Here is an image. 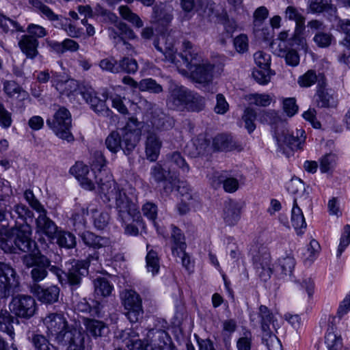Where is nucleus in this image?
<instances>
[{"label": "nucleus", "mask_w": 350, "mask_h": 350, "mask_svg": "<svg viewBox=\"0 0 350 350\" xmlns=\"http://www.w3.org/2000/svg\"><path fill=\"white\" fill-rule=\"evenodd\" d=\"M99 189L104 201H115L117 219L120 223L135 222L144 226L135 190L126 193L111 176L105 183H99Z\"/></svg>", "instance_id": "nucleus-1"}, {"label": "nucleus", "mask_w": 350, "mask_h": 350, "mask_svg": "<svg viewBox=\"0 0 350 350\" xmlns=\"http://www.w3.org/2000/svg\"><path fill=\"white\" fill-rule=\"evenodd\" d=\"M260 120L261 122L275 125L273 137L277 142L278 149L286 154V148L294 151L302 148L305 142V131L302 129L296 131V135L286 127V123L282 122L275 111H263Z\"/></svg>", "instance_id": "nucleus-2"}, {"label": "nucleus", "mask_w": 350, "mask_h": 350, "mask_svg": "<svg viewBox=\"0 0 350 350\" xmlns=\"http://www.w3.org/2000/svg\"><path fill=\"white\" fill-rule=\"evenodd\" d=\"M0 247L6 253H36V243L31 239V226L27 224H15L4 237L0 239Z\"/></svg>", "instance_id": "nucleus-3"}, {"label": "nucleus", "mask_w": 350, "mask_h": 350, "mask_svg": "<svg viewBox=\"0 0 350 350\" xmlns=\"http://www.w3.org/2000/svg\"><path fill=\"white\" fill-rule=\"evenodd\" d=\"M43 323L49 334L54 337L55 341L58 345L66 346L72 338L75 343L79 345L81 344L82 335L84 334L70 326L63 313H49L43 319Z\"/></svg>", "instance_id": "nucleus-4"}, {"label": "nucleus", "mask_w": 350, "mask_h": 350, "mask_svg": "<svg viewBox=\"0 0 350 350\" xmlns=\"http://www.w3.org/2000/svg\"><path fill=\"white\" fill-rule=\"evenodd\" d=\"M250 321L254 326H260L262 343L269 350H282L280 340L273 333L276 329L274 315L267 306H260L257 313L250 314Z\"/></svg>", "instance_id": "nucleus-5"}, {"label": "nucleus", "mask_w": 350, "mask_h": 350, "mask_svg": "<svg viewBox=\"0 0 350 350\" xmlns=\"http://www.w3.org/2000/svg\"><path fill=\"white\" fill-rule=\"evenodd\" d=\"M66 266L64 271L59 267H53L52 273L57 277L62 285L68 284L74 293L81 286L83 278L88 274L90 262L74 260Z\"/></svg>", "instance_id": "nucleus-6"}, {"label": "nucleus", "mask_w": 350, "mask_h": 350, "mask_svg": "<svg viewBox=\"0 0 350 350\" xmlns=\"http://www.w3.org/2000/svg\"><path fill=\"white\" fill-rule=\"evenodd\" d=\"M22 262L26 268H31L30 275L33 282L38 283L44 280L48 275V270L52 272L53 267L51 260L42 254L39 250L36 253H30L22 257Z\"/></svg>", "instance_id": "nucleus-7"}, {"label": "nucleus", "mask_w": 350, "mask_h": 350, "mask_svg": "<svg viewBox=\"0 0 350 350\" xmlns=\"http://www.w3.org/2000/svg\"><path fill=\"white\" fill-rule=\"evenodd\" d=\"M137 145V137L131 133H122V131H112L105 139L107 148L112 153L120 150L126 156H130Z\"/></svg>", "instance_id": "nucleus-8"}, {"label": "nucleus", "mask_w": 350, "mask_h": 350, "mask_svg": "<svg viewBox=\"0 0 350 350\" xmlns=\"http://www.w3.org/2000/svg\"><path fill=\"white\" fill-rule=\"evenodd\" d=\"M71 115L65 107H62L55 113L53 118L46 120L47 125L54 131L57 136L70 142L74 140L70 133Z\"/></svg>", "instance_id": "nucleus-9"}, {"label": "nucleus", "mask_w": 350, "mask_h": 350, "mask_svg": "<svg viewBox=\"0 0 350 350\" xmlns=\"http://www.w3.org/2000/svg\"><path fill=\"white\" fill-rule=\"evenodd\" d=\"M250 254L256 273L262 280L267 281L272 273L271 256L268 248L262 245H256L250 250Z\"/></svg>", "instance_id": "nucleus-10"}, {"label": "nucleus", "mask_w": 350, "mask_h": 350, "mask_svg": "<svg viewBox=\"0 0 350 350\" xmlns=\"http://www.w3.org/2000/svg\"><path fill=\"white\" fill-rule=\"evenodd\" d=\"M10 310L16 317L28 320L36 314L37 304L30 295H18L12 297Z\"/></svg>", "instance_id": "nucleus-11"}, {"label": "nucleus", "mask_w": 350, "mask_h": 350, "mask_svg": "<svg viewBox=\"0 0 350 350\" xmlns=\"http://www.w3.org/2000/svg\"><path fill=\"white\" fill-rule=\"evenodd\" d=\"M122 302L126 310L125 315L131 323H137L142 318V301L137 293L133 290H126L123 293Z\"/></svg>", "instance_id": "nucleus-12"}, {"label": "nucleus", "mask_w": 350, "mask_h": 350, "mask_svg": "<svg viewBox=\"0 0 350 350\" xmlns=\"http://www.w3.org/2000/svg\"><path fill=\"white\" fill-rule=\"evenodd\" d=\"M79 93L85 102L90 105L91 109L98 115L104 117H111L112 111L105 104L106 96L103 95V99L99 98L92 88L84 87L80 90Z\"/></svg>", "instance_id": "nucleus-13"}, {"label": "nucleus", "mask_w": 350, "mask_h": 350, "mask_svg": "<svg viewBox=\"0 0 350 350\" xmlns=\"http://www.w3.org/2000/svg\"><path fill=\"white\" fill-rule=\"evenodd\" d=\"M17 284L16 271L10 265L0 262V299L9 297L11 288Z\"/></svg>", "instance_id": "nucleus-14"}, {"label": "nucleus", "mask_w": 350, "mask_h": 350, "mask_svg": "<svg viewBox=\"0 0 350 350\" xmlns=\"http://www.w3.org/2000/svg\"><path fill=\"white\" fill-rule=\"evenodd\" d=\"M191 94V90L183 85H175L167 100L168 107L174 110L183 111Z\"/></svg>", "instance_id": "nucleus-15"}, {"label": "nucleus", "mask_w": 350, "mask_h": 350, "mask_svg": "<svg viewBox=\"0 0 350 350\" xmlns=\"http://www.w3.org/2000/svg\"><path fill=\"white\" fill-rule=\"evenodd\" d=\"M156 49L161 52L167 61L178 66V61L176 60L177 49L174 47V39L170 35H161L153 42Z\"/></svg>", "instance_id": "nucleus-16"}, {"label": "nucleus", "mask_w": 350, "mask_h": 350, "mask_svg": "<svg viewBox=\"0 0 350 350\" xmlns=\"http://www.w3.org/2000/svg\"><path fill=\"white\" fill-rule=\"evenodd\" d=\"M214 65L208 62H200L194 66L191 70V77L196 83L202 84L204 86L208 85L212 83Z\"/></svg>", "instance_id": "nucleus-17"}, {"label": "nucleus", "mask_w": 350, "mask_h": 350, "mask_svg": "<svg viewBox=\"0 0 350 350\" xmlns=\"http://www.w3.org/2000/svg\"><path fill=\"white\" fill-rule=\"evenodd\" d=\"M31 291L37 296L38 299L44 304H52L59 299L60 289L57 285H51L46 288L36 284Z\"/></svg>", "instance_id": "nucleus-18"}, {"label": "nucleus", "mask_w": 350, "mask_h": 350, "mask_svg": "<svg viewBox=\"0 0 350 350\" xmlns=\"http://www.w3.org/2000/svg\"><path fill=\"white\" fill-rule=\"evenodd\" d=\"M38 213L39 215L36 221L37 232L45 234L51 240L55 239V234L58 232L57 226L46 216L45 208Z\"/></svg>", "instance_id": "nucleus-19"}, {"label": "nucleus", "mask_w": 350, "mask_h": 350, "mask_svg": "<svg viewBox=\"0 0 350 350\" xmlns=\"http://www.w3.org/2000/svg\"><path fill=\"white\" fill-rule=\"evenodd\" d=\"M182 47V51L178 55L181 57L186 68L191 70L194 66L200 62L201 57L191 42L188 40L183 41Z\"/></svg>", "instance_id": "nucleus-20"}, {"label": "nucleus", "mask_w": 350, "mask_h": 350, "mask_svg": "<svg viewBox=\"0 0 350 350\" xmlns=\"http://www.w3.org/2000/svg\"><path fill=\"white\" fill-rule=\"evenodd\" d=\"M148 336L157 350H177L168 334L163 329H153L149 332Z\"/></svg>", "instance_id": "nucleus-21"}, {"label": "nucleus", "mask_w": 350, "mask_h": 350, "mask_svg": "<svg viewBox=\"0 0 350 350\" xmlns=\"http://www.w3.org/2000/svg\"><path fill=\"white\" fill-rule=\"evenodd\" d=\"M83 325L85 328L88 336L97 339L105 336L109 332L107 324L95 319L85 318L83 320Z\"/></svg>", "instance_id": "nucleus-22"}, {"label": "nucleus", "mask_w": 350, "mask_h": 350, "mask_svg": "<svg viewBox=\"0 0 350 350\" xmlns=\"http://www.w3.org/2000/svg\"><path fill=\"white\" fill-rule=\"evenodd\" d=\"M163 165L174 173L176 169H179L183 173L187 174L189 171V167L181 154L175 151L166 154L163 160Z\"/></svg>", "instance_id": "nucleus-23"}, {"label": "nucleus", "mask_w": 350, "mask_h": 350, "mask_svg": "<svg viewBox=\"0 0 350 350\" xmlns=\"http://www.w3.org/2000/svg\"><path fill=\"white\" fill-rule=\"evenodd\" d=\"M18 44L27 58L33 59L39 53L38 50L39 42L36 38H31L24 34L21 37Z\"/></svg>", "instance_id": "nucleus-24"}, {"label": "nucleus", "mask_w": 350, "mask_h": 350, "mask_svg": "<svg viewBox=\"0 0 350 350\" xmlns=\"http://www.w3.org/2000/svg\"><path fill=\"white\" fill-rule=\"evenodd\" d=\"M223 217L226 224L234 226L241 217V208L234 201L226 202L224 208Z\"/></svg>", "instance_id": "nucleus-25"}, {"label": "nucleus", "mask_w": 350, "mask_h": 350, "mask_svg": "<svg viewBox=\"0 0 350 350\" xmlns=\"http://www.w3.org/2000/svg\"><path fill=\"white\" fill-rule=\"evenodd\" d=\"M161 142L156 134L149 133L146 142V155L150 161H155L159 155Z\"/></svg>", "instance_id": "nucleus-26"}, {"label": "nucleus", "mask_w": 350, "mask_h": 350, "mask_svg": "<svg viewBox=\"0 0 350 350\" xmlns=\"http://www.w3.org/2000/svg\"><path fill=\"white\" fill-rule=\"evenodd\" d=\"M162 162H163V161L157 163L150 168V178L156 183H161L166 180H169V182L172 183L173 181L172 171L165 167V166L161 163Z\"/></svg>", "instance_id": "nucleus-27"}, {"label": "nucleus", "mask_w": 350, "mask_h": 350, "mask_svg": "<svg viewBox=\"0 0 350 350\" xmlns=\"http://www.w3.org/2000/svg\"><path fill=\"white\" fill-rule=\"evenodd\" d=\"M296 262L293 255L291 253L286 254L284 256H282L278 259L275 270L282 275H292Z\"/></svg>", "instance_id": "nucleus-28"}, {"label": "nucleus", "mask_w": 350, "mask_h": 350, "mask_svg": "<svg viewBox=\"0 0 350 350\" xmlns=\"http://www.w3.org/2000/svg\"><path fill=\"white\" fill-rule=\"evenodd\" d=\"M287 190L292 194L301 193L299 197V201L309 202V191H308V187L306 188L305 183L299 178H293L288 183L286 186ZM298 199V198H297Z\"/></svg>", "instance_id": "nucleus-29"}, {"label": "nucleus", "mask_w": 350, "mask_h": 350, "mask_svg": "<svg viewBox=\"0 0 350 350\" xmlns=\"http://www.w3.org/2000/svg\"><path fill=\"white\" fill-rule=\"evenodd\" d=\"M172 233L171 239L173 241L174 245L172 247V252L173 256H179L180 252L185 250L187 244L185 243V237L182 230L175 226L174 225L171 226Z\"/></svg>", "instance_id": "nucleus-30"}, {"label": "nucleus", "mask_w": 350, "mask_h": 350, "mask_svg": "<svg viewBox=\"0 0 350 350\" xmlns=\"http://www.w3.org/2000/svg\"><path fill=\"white\" fill-rule=\"evenodd\" d=\"M213 146L215 150L231 151L237 148V143L231 135L219 134L213 139Z\"/></svg>", "instance_id": "nucleus-31"}, {"label": "nucleus", "mask_w": 350, "mask_h": 350, "mask_svg": "<svg viewBox=\"0 0 350 350\" xmlns=\"http://www.w3.org/2000/svg\"><path fill=\"white\" fill-rule=\"evenodd\" d=\"M14 320L18 322L9 311L0 310V331L6 333L12 338H14L15 335L13 325Z\"/></svg>", "instance_id": "nucleus-32"}, {"label": "nucleus", "mask_w": 350, "mask_h": 350, "mask_svg": "<svg viewBox=\"0 0 350 350\" xmlns=\"http://www.w3.org/2000/svg\"><path fill=\"white\" fill-rule=\"evenodd\" d=\"M298 199L295 198L293 200V206L291 211V222L293 226L297 230V234H301V229L306 228V222L303 215V212L297 203Z\"/></svg>", "instance_id": "nucleus-33"}, {"label": "nucleus", "mask_w": 350, "mask_h": 350, "mask_svg": "<svg viewBox=\"0 0 350 350\" xmlns=\"http://www.w3.org/2000/svg\"><path fill=\"white\" fill-rule=\"evenodd\" d=\"M152 10V18L157 22L167 24L173 18L172 8L170 6H166L161 3L154 5Z\"/></svg>", "instance_id": "nucleus-34"}, {"label": "nucleus", "mask_w": 350, "mask_h": 350, "mask_svg": "<svg viewBox=\"0 0 350 350\" xmlns=\"http://www.w3.org/2000/svg\"><path fill=\"white\" fill-rule=\"evenodd\" d=\"M80 237L86 245L95 249L105 247L109 243V241L107 238L97 236L90 231L82 232L80 234Z\"/></svg>", "instance_id": "nucleus-35"}, {"label": "nucleus", "mask_w": 350, "mask_h": 350, "mask_svg": "<svg viewBox=\"0 0 350 350\" xmlns=\"http://www.w3.org/2000/svg\"><path fill=\"white\" fill-rule=\"evenodd\" d=\"M29 341L32 344L35 350H57L46 336L41 334L33 332L28 336Z\"/></svg>", "instance_id": "nucleus-36"}, {"label": "nucleus", "mask_w": 350, "mask_h": 350, "mask_svg": "<svg viewBox=\"0 0 350 350\" xmlns=\"http://www.w3.org/2000/svg\"><path fill=\"white\" fill-rule=\"evenodd\" d=\"M284 18L290 21H294L296 24L295 32L299 33L305 28V18L297 9L293 6H288L285 11Z\"/></svg>", "instance_id": "nucleus-37"}, {"label": "nucleus", "mask_w": 350, "mask_h": 350, "mask_svg": "<svg viewBox=\"0 0 350 350\" xmlns=\"http://www.w3.org/2000/svg\"><path fill=\"white\" fill-rule=\"evenodd\" d=\"M205 107V99L198 93L191 91L185 110L191 112H199Z\"/></svg>", "instance_id": "nucleus-38"}, {"label": "nucleus", "mask_w": 350, "mask_h": 350, "mask_svg": "<svg viewBox=\"0 0 350 350\" xmlns=\"http://www.w3.org/2000/svg\"><path fill=\"white\" fill-rule=\"evenodd\" d=\"M106 163L107 161L103 155V153L101 151H95L93 154L92 165L94 168L98 170L99 182H97L98 186L99 183L101 182L100 179H102L103 183H105L109 176H111V178L113 179L111 174L106 176L105 180L103 178V174L105 173V170L103 168L105 167Z\"/></svg>", "instance_id": "nucleus-39"}, {"label": "nucleus", "mask_w": 350, "mask_h": 350, "mask_svg": "<svg viewBox=\"0 0 350 350\" xmlns=\"http://www.w3.org/2000/svg\"><path fill=\"white\" fill-rule=\"evenodd\" d=\"M196 10L203 17L211 18L216 15L215 3L211 0H197Z\"/></svg>", "instance_id": "nucleus-40"}, {"label": "nucleus", "mask_w": 350, "mask_h": 350, "mask_svg": "<svg viewBox=\"0 0 350 350\" xmlns=\"http://www.w3.org/2000/svg\"><path fill=\"white\" fill-rule=\"evenodd\" d=\"M118 73L135 74L138 70L137 61L129 57H124L118 61Z\"/></svg>", "instance_id": "nucleus-41"}, {"label": "nucleus", "mask_w": 350, "mask_h": 350, "mask_svg": "<svg viewBox=\"0 0 350 350\" xmlns=\"http://www.w3.org/2000/svg\"><path fill=\"white\" fill-rule=\"evenodd\" d=\"M337 156L334 153H327L319 159L320 171L321 173L333 172L337 164Z\"/></svg>", "instance_id": "nucleus-42"}, {"label": "nucleus", "mask_w": 350, "mask_h": 350, "mask_svg": "<svg viewBox=\"0 0 350 350\" xmlns=\"http://www.w3.org/2000/svg\"><path fill=\"white\" fill-rule=\"evenodd\" d=\"M118 10L120 16L135 27L141 28L144 26V23L140 17L133 12L128 6L121 5L119 7Z\"/></svg>", "instance_id": "nucleus-43"}, {"label": "nucleus", "mask_w": 350, "mask_h": 350, "mask_svg": "<svg viewBox=\"0 0 350 350\" xmlns=\"http://www.w3.org/2000/svg\"><path fill=\"white\" fill-rule=\"evenodd\" d=\"M10 216L12 219H20L22 221L21 224H27V219L31 218L33 216V213L25 204H18L14 206L13 210L10 212ZM16 223L19 224L16 221Z\"/></svg>", "instance_id": "nucleus-44"}, {"label": "nucleus", "mask_w": 350, "mask_h": 350, "mask_svg": "<svg viewBox=\"0 0 350 350\" xmlns=\"http://www.w3.org/2000/svg\"><path fill=\"white\" fill-rule=\"evenodd\" d=\"M57 243L62 247L73 248L76 245V237L73 234L66 231H58L55 234Z\"/></svg>", "instance_id": "nucleus-45"}, {"label": "nucleus", "mask_w": 350, "mask_h": 350, "mask_svg": "<svg viewBox=\"0 0 350 350\" xmlns=\"http://www.w3.org/2000/svg\"><path fill=\"white\" fill-rule=\"evenodd\" d=\"M325 342L328 350H338L342 347V338L335 333L333 326L327 329Z\"/></svg>", "instance_id": "nucleus-46"}, {"label": "nucleus", "mask_w": 350, "mask_h": 350, "mask_svg": "<svg viewBox=\"0 0 350 350\" xmlns=\"http://www.w3.org/2000/svg\"><path fill=\"white\" fill-rule=\"evenodd\" d=\"M153 329H154L149 330L147 334L146 340L137 338L135 340H128L126 345L127 349L129 350H154L152 347L154 345L150 342L151 338L148 336L149 332Z\"/></svg>", "instance_id": "nucleus-47"}, {"label": "nucleus", "mask_w": 350, "mask_h": 350, "mask_svg": "<svg viewBox=\"0 0 350 350\" xmlns=\"http://www.w3.org/2000/svg\"><path fill=\"white\" fill-rule=\"evenodd\" d=\"M95 293L102 297L109 295L113 289L112 285L110 284L108 280L105 278H98L94 280Z\"/></svg>", "instance_id": "nucleus-48"}, {"label": "nucleus", "mask_w": 350, "mask_h": 350, "mask_svg": "<svg viewBox=\"0 0 350 350\" xmlns=\"http://www.w3.org/2000/svg\"><path fill=\"white\" fill-rule=\"evenodd\" d=\"M312 40L318 47L328 48L334 40V37L330 32L323 31L316 32Z\"/></svg>", "instance_id": "nucleus-49"}, {"label": "nucleus", "mask_w": 350, "mask_h": 350, "mask_svg": "<svg viewBox=\"0 0 350 350\" xmlns=\"http://www.w3.org/2000/svg\"><path fill=\"white\" fill-rule=\"evenodd\" d=\"M139 90L152 94H159L163 91V87L151 78L144 79L139 81Z\"/></svg>", "instance_id": "nucleus-50"}, {"label": "nucleus", "mask_w": 350, "mask_h": 350, "mask_svg": "<svg viewBox=\"0 0 350 350\" xmlns=\"http://www.w3.org/2000/svg\"><path fill=\"white\" fill-rule=\"evenodd\" d=\"M0 28L3 32L8 33V31H20L25 32V30L21 27L16 21L7 18L0 13Z\"/></svg>", "instance_id": "nucleus-51"}, {"label": "nucleus", "mask_w": 350, "mask_h": 350, "mask_svg": "<svg viewBox=\"0 0 350 350\" xmlns=\"http://www.w3.org/2000/svg\"><path fill=\"white\" fill-rule=\"evenodd\" d=\"M337 30L346 35L345 38L340 42L344 48L350 50V20L340 19L337 23Z\"/></svg>", "instance_id": "nucleus-52"}, {"label": "nucleus", "mask_w": 350, "mask_h": 350, "mask_svg": "<svg viewBox=\"0 0 350 350\" xmlns=\"http://www.w3.org/2000/svg\"><path fill=\"white\" fill-rule=\"evenodd\" d=\"M146 267L148 272H151L153 275L157 274L159 270V260L157 253L153 250H150L146 257Z\"/></svg>", "instance_id": "nucleus-53"}, {"label": "nucleus", "mask_w": 350, "mask_h": 350, "mask_svg": "<svg viewBox=\"0 0 350 350\" xmlns=\"http://www.w3.org/2000/svg\"><path fill=\"white\" fill-rule=\"evenodd\" d=\"M209 143L207 140L203 137H198L191 144L192 148H195V150L189 151V154L192 157H197L200 155H202L206 152Z\"/></svg>", "instance_id": "nucleus-54"}, {"label": "nucleus", "mask_w": 350, "mask_h": 350, "mask_svg": "<svg viewBox=\"0 0 350 350\" xmlns=\"http://www.w3.org/2000/svg\"><path fill=\"white\" fill-rule=\"evenodd\" d=\"M140 122L134 117L129 118L126 125L120 131L122 133H131L137 135V144L140 139Z\"/></svg>", "instance_id": "nucleus-55"}, {"label": "nucleus", "mask_w": 350, "mask_h": 350, "mask_svg": "<svg viewBox=\"0 0 350 350\" xmlns=\"http://www.w3.org/2000/svg\"><path fill=\"white\" fill-rule=\"evenodd\" d=\"M71 299L75 308L78 311L88 313L91 310V304L85 298H81L78 293H72Z\"/></svg>", "instance_id": "nucleus-56"}, {"label": "nucleus", "mask_w": 350, "mask_h": 350, "mask_svg": "<svg viewBox=\"0 0 350 350\" xmlns=\"http://www.w3.org/2000/svg\"><path fill=\"white\" fill-rule=\"evenodd\" d=\"M219 183H223V187L225 191L228 193H234L239 188V181L237 178L232 177H227V176L221 174L218 177Z\"/></svg>", "instance_id": "nucleus-57"}, {"label": "nucleus", "mask_w": 350, "mask_h": 350, "mask_svg": "<svg viewBox=\"0 0 350 350\" xmlns=\"http://www.w3.org/2000/svg\"><path fill=\"white\" fill-rule=\"evenodd\" d=\"M256 118V113L254 109L250 107L245 109L242 116V120L245 122V129L250 133L253 132L256 129V124H254Z\"/></svg>", "instance_id": "nucleus-58"}, {"label": "nucleus", "mask_w": 350, "mask_h": 350, "mask_svg": "<svg viewBox=\"0 0 350 350\" xmlns=\"http://www.w3.org/2000/svg\"><path fill=\"white\" fill-rule=\"evenodd\" d=\"M318 77L323 79V76H317L314 70H309L299 78L298 83L301 87H310L317 81Z\"/></svg>", "instance_id": "nucleus-59"}, {"label": "nucleus", "mask_w": 350, "mask_h": 350, "mask_svg": "<svg viewBox=\"0 0 350 350\" xmlns=\"http://www.w3.org/2000/svg\"><path fill=\"white\" fill-rule=\"evenodd\" d=\"M316 103L319 107H329L334 105V98L325 90L318 91Z\"/></svg>", "instance_id": "nucleus-60"}, {"label": "nucleus", "mask_w": 350, "mask_h": 350, "mask_svg": "<svg viewBox=\"0 0 350 350\" xmlns=\"http://www.w3.org/2000/svg\"><path fill=\"white\" fill-rule=\"evenodd\" d=\"M3 91L8 97H13L16 94H21L25 92L14 81L5 80L3 82Z\"/></svg>", "instance_id": "nucleus-61"}, {"label": "nucleus", "mask_w": 350, "mask_h": 350, "mask_svg": "<svg viewBox=\"0 0 350 350\" xmlns=\"http://www.w3.org/2000/svg\"><path fill=\"white\" fill-rule=\"evenodd\" d=\"M270 68L256 69L252 72V76L255 81L259 84L265 85L268 83L271 79Z\"/></svg>", "instance_id": "nucleus-62"}, {"label": "nucleus", "mask_w": 350, "mask_h": 350, "mask_svg": "<svg viewBox=\"0 0 350 350\" xmlns=\"http://www.w3.org/2000/svg\"><path fill=\"white\" fill-rule=\"evenodd\" d=\"M81 178L82 179L79 181L81 186L90 191L94 190L95 189V183L98 184L97 182H99L98 174H96L94 172H90L88 175L85 176Z\"/></svg>", "instance_id": "nucleus-63"}, {"label": "nucleus", "mask_w": 350, "mask_h": 350, "mask_svg": "<svg viewBox=\"0 0 350 350\" xmlns=\"http://www.w3.org/2000/svg\"><path fill=\"white\" fill-rule=\"evenodd\" d=\"M94 224L98 229H104L109 221V215L107 212L95 211L93 213Z\"/></svg>", "instance_id": "nucleus-64"}]
</instances>
